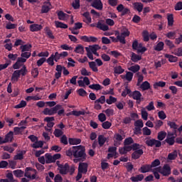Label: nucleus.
Masks as SVG:
<instances>
[{
	"instance_id": "obj_1",
	"label": "nucleus",
	"mask_w": 182,
	"mask_h": 182,
	"mask_svg": "<svg viewBox=\"0 0 182 182\" xmlns=\"http://www.w3.org/2000/svg\"><path fill=\"white\" fill-rule=\"evenodd\" d=\"M66 156L73 157L74 163L79 161H85L87 157L86 154V147L82 145L74 146L65 151Z\"/></svg>"
},
{
	"instance_id": "obj_2",
	"label": "nucleus",
	"mask_w": 182,
	"mask_h": 182,
	"mask_svg": "<svg viewBox=\"0 0 182 182\" xmlns=\"http://www.w3.org/2000/svg\"><path fill=\"white\" fill-rule=\"evenodd\" d=\"M62 108V105H57L53 108H45L43 111V114L45 116H53V114H56L58 113V110Z\"/></svg>"
},
{
	"instance_id": "obj_3",
	"label": "nucleus",
	"mask_w": 182,
	"mask_h": 182,
	"mask_svg": "<svg viewBox=\"0 0 182 182\" xmlns=\"http://www.w3.org/2000/svg\"><path fill=\"white\" fill-rule=\"evenodd\" d=\"M130 36V31L126 27H123L120 36H117V38L119 40V43L122 45H126V38Z\"/></svg>"
},
{
	"instance_id": "obj_4",
	"label": "nucleus",
	"mask_w": 182,
	"mask_h": 182,
	"mask_svg": "<svg viewBox=\"0 0 182 182\" xmlns=\"http://www.w3.org/2000/svg\"><path fill=\"white\" fill-rule=\"evenodd\" d=\"M161 174L164 177H168V176L171 174V168L170 167V165L167 164L164 165L162 168Z\"/></svg>"
},
{
	"instance_id": "obj_5",
	"label": "nucleus",
	"mask_w": 182,
	"mask_h": 182,
	"mask_svg": "<svg viewBox=\"0 0 182 182\" xmlns=\"http://www.w3.org/2000/svg\"><path fill=\"white\" fill-rule=\"evenodd\" d=\"M89 165L87 163L80 162L78 165V171L79 173H82V174H86L87 173V168Z\"/></svg>"
},
{
	"instance_id": "obj_6",
	"label": "nucleus",
	"mask_w": 182,
	"mask_h": 182,
	"mask_svg": "<svg viewBox=\"0 0 182 182\" xmlns=\"http://www.w3.org/2000/svg\"><path fill=\"white\" fill-rule=\"evenodd\" d=\"M91 6L97 9V11H102L103 9V3H102V0H94L91 4Z\"/></svg>"
},
{
	"instance_id": "obj_7",
	"label": "nucleus",
	"mask_w": 182,
	"mask_h": 182,
	"mask_svg": "<svg viewBox=\"0 0 182 182\" xmlns=\"http://www.w3.org/2000/svg\"><path fill=\"white\" fill-rule=\"evenodd\" d=\"M58 168H60V174H68L70 167L69 166V164L66 163L65 164L58 165Z\"/></svg>"
},
{
	"instance_id": "obj_8",
	"label": "nucleus",
	"mask_w": 182,
	"mask_h": 182,
	"mask_svg": "<svg viewBox=\"0 0 182 182\" xmlns=\"http://www.w3.org/2000/svg\"><path fill=\"white\" fill-rule=\"evenodd\" d=\"M144 151H143V149H139L136 151H134V152L132 154V159L133 160H139L143 156V154Z\"/></svg>"
},
{
	"instance_id": "obj_9",
	"label": "nucleus",
	"mask_w": 182,
	"mask_h": 182,
	"mask_svg": "<svg viewBox=\"0 0 182 182\" xmlns=\"http://www.w3.org/2000/svg\"><path fill=\"white\" fill-rule=\"evenodd\" d=\"M81 41H83L84 42L90 43L92 42L93 43L97 42V38L95 36H90L87 37V36H82L80 37Z\"/></svg>"
},
{
	"instance_id": "obj_10",
	"label": "nucleus",
	"mask_w": 182,
	"mask_h": 182,
	"mask_svg": "<svg viewBox=\"0 0 182 182\" xmlns=\"http://www.w3.org/2000/svg\"><path fill=\"white\" fill-rule=\"evenodd\" d=\"M32 173H35V174H36V173H38V171L35 168H33L31 167H26L25 168L24 177L29 178L31 177Z\"/></svg>"
},
{
	"instance_id": "obj_11",
	"label": "nucleus",
	"mask_w": 182,
	"mask_h": 182,
	"mask_svg": "<svg viewBox=\"0 0 182 182\" xmlns=\"http://www.w3.org/2000/svg\"><path fill=\"white\" fill-rule=\"evenodd\" d=\"M43 28L42 25L38 23L30 25L31 32H39V31H42Z\"/></svg>"
},
{
	"instance_id": "obj_12",
	"label": "nucleus",
	"mask_w": 182,
	"mask_h": 182,
	"mask_svg": "<svg viewBox=\"0 0 182 182\" xmlns=\"http://www.w3.org/2000/svg\"><path fill=\"white\" fill-rule=\"evenodd\" d=\"M133 7L135 11L138 12H142L143 8H144V5L141 2H134L133 3Z\"/></svg>"
},
{
	"instance_id": "obj_13",
	"label": "nucleus",
	"mask_w": 182,
	"mask_h": 182,
	"mask_svg": "<svg viewBox=\"0 0 182 182\" xmlns=\"http://www.w3.org/2000/svg\"><path fill=\"white\" fill-rule=\"evenodd\" d=\"M151 166L150 164L142 165L141 168L139 169V171L141 173H149L151 171Z\"/></svg>"
},
{
	"instance_id": "obj_14",
	"label": "nucleus",
	"mask_w": 182,
	"mask_h": 182,
	"mask_svg": "<svg viewBox=\"0 0 182 182\" xmlns=\"http://www.w3.org/2000/svg\"><path fill=\"white\" fill-rule=\"evenodd\" d=\"M68 143L70 146L80 144V143H82V139L77 138H69Z\"/></svg>"
},
{
	"instance_id": "obj_15",
	"label": "nucleus",
	"mask_w": 182,
	"mask_h": 182,
	"mask_svg": "<svg viewBox=\"0 0 182 182\" xmlns=\"http://www.w3.org/2000/svg\"><path fill=\"white\" fill-rule=\"evenodd\" d=\"M141 96H142L141 92H140V91H137V90L132 92L131 94V97H132V99H134V100H140V98H141Z\"/></svg>"
},
{
	"instance_id": "obj_16",
	"label": "nucleus",
	"mask_w": 182,
	"mask_h": 182,
	"mask_svg": "<svg viewBox=\"0 0 182 182\" xmlns=\"http://www.w3.org/2000/svg\"><path fill=\"white\" fill-rule=\"evenodd\" d=\"M107 141V138H106L104 135L98 136V144L100 147H103L105 146V143Z\"/></svg>"
},
{
	"instance_id": "obj_17",
	"label": "nucleus",
	"mask_w": 182,
	"mask_h": 182,
	"mask_svg": "<svg viewBox=\"0 0 182 182\" xmlns=\"http://www.w3.org/2000/svg\"><path fill=\"white\" fill-rule=\"evenodd\" d=\"M57 15L58 16V19L60 21H66L67 18H69V15L66 14L63 11H60L57 13Z\"/></svg>"
},
{
	"instance_id": "obj_18",
	"label": "nucleus",
	"mask_w": 182,
	"mask_h": 182,
	"mask_svg": "<svg viewBox=\"0 0 182 182\" xmlns=\"http://www.w3.org/2000/svg\"><path fill=\"white\" fill-rule=\"evenodd\" d=\"M163 143H167L168 146H174V144L176 143V136L166 137Z\"/></svg>"
},
{
	"instance_id": "obj_19",
	"label": "nucleus",
	"mask_w": 182,
	"mask_h": 182,
	"mask_svg": "<svg viewBox=\"0 0 182 182\" xmlns=\"http://www.w3.org/2000/svg\"><path fill=\"white\" fill-rule=\"evenodd\" d=\"M19 77H21V74L19 73V71L15 70L11 76V81L14 82H18L19 80Z\"/></svg>"
},
{
	"instance_id": "obj_20",
	"label": "nucleus",
	"mask_w": 182,
	"mask_h": 182,
	"mask_svg": "<svg viewBox=\"0 0 182 182\" xmlns=\"http://www.w3.org/2000/svg\"><path fill=\"white\" fill-rule=\"evenodd\" d=\"M46 164H50L52 163H55V161L53 159V156L50 155V154H46Z\"/></svg>"
},
{
	"instance_id": "obj_21",
	"label": "nucleus",
	"mask_w": 182,
	"mask_h": 182,
	"mask_svg": "<svg viewBox=\"0 0 182 182\" xmlns=\"http://www.w3.org/2000/svg\"><path fill=\"white\" fill-rule=\"evenodd\" d=\"M168 126H169V127L171 129H173V131L175 132H178V125L177 124H176V122H171V121H168L167 122Z\"/></svg>"
},
{
	"instance_id": "obj_22",
	"label": "nucleus",
	"mask_w": 182,
	"mask_h": 182,
	"mask_svg": "<svg viewBox=\"0 0 182 182\" xmlns=\"http://www.w3.org/2000/svg\"><path fill=\"white\" fill-rule=\"evenodd\" d=\"M167 21L168 26H173V25H174V16L173 14H168Z\"/></svg>"
},
{
	"instance_id": "obj_23",
	"label": "nucleus",
	"mask_w": 182,
	"mask_h": 182,
	"mask_svg": "<svg viewBox=\"0 0 182 182\" xmlns=\"http://www.w3.org/2000/svg\"><path fill=\"white\" fill-rule=\"evenodd\" d=\"M13 173L16 177H18V178L23 177V176H25V171L21 169L14 170L13 171Z\"/></svg>"
},
{
	"instance_id": "obj_24",
	"label": "nucleus",
	"mask_w": 182,
	"mask_h": 182,
	"mask_svg": "<svg viewBox=\"0 0 182 182\" xmlns=\"http://www.w3.org/2000/svg\"><path fill=\"white\" fill-rule=\"evenodd\" d=\"M20 49L21 52H29L31 49H32V45L31 44H25L20 46Z\"/></svg>"
},
{
	"instance_id": "obj_25",
	"label": "nucleus",
	"mask_w": 182,
	"mask_h": 182,
	"mask_svg": "<svg viewBox=\"0 0 182 182\" xmlns=\"http://www.w3.org/2000/svg\"><path fill=\"white\" fill-rule=\"evenodd\" d=\"M4 140L6 143H9V141H12L14 140V132L10 131L6 136Z\"/></svg>"
},
{
	"instance_id": "obj_26",
	"label": "nucleus",
	"mask_w": 182,
	"mask_h": 182,
	"mask_svg": "<svg viewBox=\"0 0 182 182\" xmlns=\"http://www.w3.org/2000/svg\"><path fill=\"white\" fill-rule=\"evenodd\" d=\"M26 154V151L23 150L21 151L20 153L17 154L14 156V160H23V155Z\"/></svg>"
},
{
	"instance_id": "obj_27",
	"label": "nucleus",
	"mask_w": 182,
	"mask_h": 182,
	"mask_svg": "<svg viewBox=\"0 0 182 182\" xmlns=\"http://www.w3.org/2000/svg\"><path fill=\"white\" fill-rule=\"evenodd\" d=\"M97 28H98V29H100L101 31H109V26L106 25V24H103L101 22H98L97 23Z\"/></svg>"
},
{
	"instance_id": "obj_28",
	"label": "nucleus",
	"mask_w": 182,
	"mask_h": 182,
	"mask_svg": "<svg viewBox=\"0 0 182 182\" xmlns=\"http://www.w3.org/2000/svg\"><path fill=\"white\" fill-rule=\"evenodd\" d=\"M165 58L166 59H168V61L171 62V63H176L178 60L177 57L170 55V54H165Z\"/></svg>"
},
{
	"instance_id": "obj_29",
	"label": "nucleus",
	"mask_w": 182,
	"mask_h": 182,
	"mask_svg": "<svg viewBox=\"0 0 182 182\" xmlns=\"http://www.w3.org/2000/svg\"><path fill=\"white\" fill-rule=\"evenodd\" d=\"M143 178H144V174H139V175H137L136 176L131 177V180L133 182L142 181Z\"/></svg>"
},
{
	"instance_id": "obj_30",
	"label": "nucleus",
	"mask_w": 182,
	"mask_h": 182,
	"mask_svg": "<svg viewBox=\"0 0 182 182\" xmlns=\"http://www.w3.org/2000/svg\"><path fill=\"white\" fill-rule=\"evenodd\" d=\"M74 52H75V53H80V55H83V53H85V48L82 45H78L75 48Z\"/></svg>"
},
{
	"instance_id": "obj_31",
	"label": "nucleus",
	"mask_w": 182,
	"mask_h": 182,
	"mask_svg": "<svg viewBox=\"0 0 182 182\" xmlns=\"http://www.w3.org/2000/svg\"><path fill=\"white\" fill-rule=\"evenodd\" d=\"M44 31L47 35V36L50 38V39H55V36H53V33H52V31L50 30V28H49V27H46L44 28Z\"/></svg>"
},
{
	"instance_id": "obj_32",
	"label": "nucleus",
	"mask_w": 182,
	"mask_h": 182,
	"mask_svg": "<svg viewBox=\"0 0 182 182\" xmlns=\"http://www.w3.org/2000/svg\"><path fill=\"white\" fill-rule=\"evenodd\" d=\"M166 136H167V132L164 131H161L158 133L157 139L160 141L166 139Z\"/></svg>"
},
{
	"instance_id": "obj_33",
	"label": "nucleus",
	"mask_w": 182,
	"mask_h": 182,
	"mask_svg": "<svg viewBox=\"0 0 182 182\" xmlns=\"http://www.w3.org/2000/svg\"><path fill=\"white\" fill-rule=\"evenodd\" d=\"M141 59V56L139 55L134 53H132V56H131V60L132 62H134L135 63L139 62V60H140Z\"/></svg>"
},
{
	"instance_id": "obj_34",
	"label": "nucleus",
	"mask_w": 182,
	"mask_h": 182,
	"mask_svg": "<svg viewBox=\"0 0 182 182\" xmlns=\"http://www.w3.org/2000/svg\"><path fill=\"white\" fill-rule=\"evenodd\" d=\"M163 49H164V43L163 41H160L154 48V50H156L157 52H161Z\"/></svg>"
},
{
	"instance_id": "obj_35",
	"label": "nucleus",
	"mask_w": 182,
	"mask_h": 182,
	"mask_svg": "<svg viewBox=\"0 0 182 182\" xmlns=\"http://www.w3.org/2000/svg\"><path fill=\"white\" fill-rule=\"evenodd\" d=\"M31 146L33 147V149H41L43 147V141H37L35 143H33Z\"/></svg>"
},
{
	"instance_id": "obj_36",
	"label": "nucleus",
	"mask_w": 182,
	"mask_h": 182,
	"mask_svg": "<svg viewBox=\"0 0 182 182\" xmlns=\"http://www.w3.org/2000/svg\"><path fill=\"white\" fill-rule=\"evenodd\" d=\"M124 72V69L122 68V66L118 65L114 68V73L117 75H122Z\"/></svg>"
},
{
	"instance_id": "obj_37",
	"label": "nucleus",
	"mask_w": 182,
	"mask_h": 182,
	"mask_svg": "<svg viewBox=\"0 0 182 182\" xmlns=\"http://www.w3.org/2000/svg\"><path fill=\"white\" fill-rule=\"evenodd\" d=\"M128 70L133 72V73H137V72L140 70V65H132L128 68Z\"/></svg>"
},
{
	"instance_id": "obj_38",
	"label": "nucleus",
	"mask_w": 182,
	"mask_h": 182,
	"mask_svg": "<svg viewBox=\"0 0 182 182\" xmlns=\"http://www.w3.org/2000/svg\"><path fill=\"white\" fill-rule=\"evenodd\" d=\"M88 64L92 72H99V69H97V67L96 66V63L95 61L89 62Z\"/></svg>"
},
{
	"instance_id": "obj_39",
	"label": "nucleus",
	"mask_w": 182,
	"mask_h": 182,
	"mask_svg": "<svg viewBox=\"0 0 182 182\" xmlns=\"http://www.w3.org/2000/svg\"><path fill=\"white\" fill-rule=\"evenodd\" d=\"M142 37L144 42H149L150 41V36L149 34V31H144L142 33Z\"/></svg>"
},
{
	"instance_id": "obj_40",
	"label": "nucleus",
	"mask_w": 182,
	"mask_h": 182,
	"mask_svg": "<svg viewBox=\"0 0 182 182\" xmlns=\"http://www.w3.org/2000/svg\"><path fill=\"white\" fill-rule=\"evenodd\" d=\"M55 56H53V53L47 59L46 62L50 65L53 66L55 65Z\"/></svg>"
},
{
	"instance_id": "obj_41",
	"label": "nucleus",
	"mask_w": 182,
	"mask_h": 182,
	"mask_svg": "<svg viewBox=\"0 0 182 182\" xmlns=\"http://www.w3.org/2000/svg\"><path fill=\"white\" fill-rule=\"evenodd\" d=\"M117 102V98L110 95L109 99L106 100V103L107 105H113V103H116Z\"/></svg>"
},
{
	"instance_id": "obj_42",
	"label": "nucleus",
	"mask_w": 182,
	"mask_h": 182,
	"mask_svg": "<svg viewBox=\"0 0 182 182\" xmlns=\"http://www.w3.org/2000/svg\"><path fill=\"white\" fill-rule=\"evenodd\" d=\"M126 73H127L125 75L126 80H127L128 82H132V80H133V76H134L133 73L130 71H126Z\"/></svg>"
},
{
	"instance_id": "obj_43",
	"label": "nucleus",
	"mask_w": 182,
	"mask_h": 182,
	"mask_svg": "<svg viewBox=\"0 0 182 182\" xmlns=\"http://www.w3.org/2000/svg\"><path fill=\"white\" fill-rule=\"evenodd\" d=\"M90 89H92V90H102V85L100 84H92L89 85Z\"/></svg>"
},
{
	"instance_id": "obj_44",
	"label": "nucleus",
	"mask_w": 182,
	"mask_h": 182,
	"mask_svg": "<svg viewBox=\"0 0 182 182\" xmlns=\"http://www.w3.org/2000/svg\"><path fill=\"white\" fill-rule=\"evenodd\" d=\"M177 151H173L172 153L168 154V160H176L177 159Z\"/></svg>"
},
{
	"instance_id": "obj_45",
	"label": "nucleus",
	"mask_w": 182,
	"mask_h": 182,
	"mask_svg": "<svg viewBox=\"0 0 182 182\" xmlns=\"http://www.w3.org/2000/svg\"><path fill=\"white\" fill-rule=\"evenodd\" d=\"M56 28H60L61 29H68V25L60 21H55Z\"/></svg>"
},
{
	"instance_id": "obj_46",
	"label": "nucleus",
	"mask_w": 182,
	"mask_h": 182,
	"mask_svg": "<svg viewBox=\"0 0 182 182\" xmlns=\"http://www.w3.org/2000/svg\"><path fill=\"white\" fill-rule=\"evenodd\" d=\"M141 89H142V90H149V89H150V83L148 81L144 82L141 85Z\"/></svg>"
},
{
	"instance_id": "obj_47",
	"label": "nucleus",
	"mask_w": 182,
	"mask_h": 182,
	"mask_svg": "<svg viewBox=\"0 0 182 182\" xmlns=\"http://www.w3.org/2000/svg\"><path fill=\"white\" fill-rule=\"evenodd\" d=\"M133 143H134V140H133L132 137L126 138L124 141V146H130V144H133Z\"/></svg>"
},
{
	"instance_id": "obj_48",
	"label": "nucleus",
	"mask_w": 182,
	"mask_h": 182,
	"mask_svg": "<svg viewBox=\"0 0 182 182\" xmlns=\"http://www.w3.org/2000/svg\"><path fill=\"white\" fill-rule=\"evenodd\" d=\"M165 36L168 39H176V31H169L165 34Z\"/></svg>"
},
{
	"instance_id": "obj_49",
	"label": "nucleus",
	"mask_w": 182,
	"mask_h": 182,
	"mask_svg": "<svg viewBox=\"0 0 182 182\" xmlns=\"http://www.w3.org/2000/svg\"><path fill=\"white\" fill-rule=\"evenodd\" d=\"M141 118L144 120H147V119L149 117V113L147 112V111H146V109L144 108H143L141 109Z\"/></svg>"
},
{
	"instance_id": "obj_50",
	"label": "nucleus",
	"mask_w": 182,
	"mask_h": 182,
	"mask_svg": "<svg viewBox=\"0 0 182 182\" xmlns=\"http://www.w3.org/2000/svg\"><path fill=\"white\" fill-rule=\"evenodd\" d=\"M20 75L23 76H26L28 72V69H26V65H23L21 70H17Z\"/></svg>"
},
{
	"instance_id": "obj_51",
	"label": "nucleus",
	"mask_w": 182,
	"mask_h": 182,
	"mask_svg": "<svg viewBox=\"0 0 182 182\" xmlns=\"http://www.w3.org/2000/svg\"><path fill=\"white\" fill-rule=\"evenodd\" d=\"M165 45L166 46H168V48H169V49H173L176 47V46H174V43H173V41H170V40H165Z\"/></svg>"
},
{
	"instance_id": "obj_52",
	"label": "nucleus",
	"mask_w": 182,
	"mask_h": 182,
	"mask_svg": "<svg viewBox=\"0 0 182 182\" xmlns=\"http://www.w3.org/2000/svg\"><path fill=\"white\" fill-rule=\"evenodd\" d=\"M72 6L74 9H79L80 8V0H74Z\"/></svg>"
},
{
	"instance_id": "obj_53",
	"label": "nucleus",
	"mask_w": 182,
	"mask_h": 182,
	"mask_svg": "<svg viewBox=\"0 0 182 182\" xmlns=\"http://www.w3.org/2000/svg\"><path fill=\"white\" fill-rule=\"evenodd\" d=\"M166 86V82L164 81H159L156 82L154 84V87H164Z\"/></svg>"
},
{
	"instance_id": "obj_54",
	"label": "nucleus",
	"mask_w": 182,
	"mask_h": 182,
	"mask_svg": "<svg viewBox=\"0 0 182 182\" xmlns=\"http://www.w3.org/2000/svg\"><path fill=\"white\" fill-rule=\"evenodd\" d=\"M23 107H26V101L21 100L19 104L15 106V109H22Z\"/></svg>"
},
{
	"instance_id": "obj_55",
	"label": "nucleus",
	"mask_w": 182,
	"mask_h": 182,
	"mask_svg": "<svg viewBox=\"0 0 182 182\" xmlns=\"http://www.w3.org/2000/svg\"><path fill=\"white\" fill-rule=\"evenodd\" d=\"M161 163L160 162L159 159H155L154 161L151 162V168H153L154 167H159Z\"/></svg>"
},
{
	"instance_id": "obj_56",
	"label": "nucleus",
	"mask_w": 182,
	"mask_h": 182,
	"mask_svg": "<svg viewBox=\"0 0 182 182\" xmlns=\"http://www.w3.org/2000/svg\"><path fill=\"white\" fill-rule=\"evenodd\" d=\"M80 74L82 76H90L92 75L91 72L87 71V70H86V68H82L80 70Z\"/></svg>"
},
{
	"instance_id": "obj_57",
	"label": "nucleus",
	"mask_w": 182,
	"mask_h": 182,
	"mask_svg": "<svg viewBox=\"0 0 182 182\" xmlns=\"http://www.w3.org/2000/svg\"><path fill=\"white\" fill-rule=\"evenodd\" d=\"M54 136L56 137H60L61 136H63V131L59 129H55L53 132Z\"/></svg>"
},
{
	"instance_id": "obj_58",
	"label": "nucleus",
	"mask_w": 182,
	"mask_h": 182,
	"mask_svg": "<svg viewBox=\"0 0 182 182\" xmlns=\"http://www.w3.org/2000/svg\"><path fill=\"white\" fill-rule=\"evenodd\" d=\"M102 128L105 129L106 130L110 129L112 127V123L109 121H106L102 124Z\"/></svg>"
},
{
	"instance_id": "obj_59",
	"label": "nucleus",
	"mask_w": 182,
	"mask_h": 182,
	"mask_svg": "<svg viewBox=\"0 0 182 182\" xmlns=\"http://www.w3.org/2000/svg\"><path fill=\"white\" fill-rule=\"evenodd\" d=\"M60 143L62 144H64V146H68V136L66 135H63L60 138Z\"/></svg>"
},
{
	"instance_id": "obj_60",
	"label": "nucleus",
	"mask_w": 182,
	"mask_h": 182,
	"mask_svg": "<svg viewBox=\"0 0 182 182\" xmlns=\"http://www.w3.org/2000/svg\"><path fill=\"white\" fill-rule=\"evenodd\" d=\"M135 127H140L141 129L143 128L144 124L143 123V120L138 119L134 122Z\"/></svg>"
},
{
	"instance_id": "obj_61",
	"label": "nucleus",
	"mask_w": 182,
	"mask_h": 182,
	"mask_svg": "<svg viewBox=\"0 0 182 182\" xmlns=\"http://www.w3.org/2000/svg\"><path fill=\"white\" fill-rule=\"evenodd\" d=\"M90 49L93 53L94 52H97V50H99V49H101V48L99 46V45L95 44L93 46H90Z\"/></svg>"
},
{
	"instance_id": "obj_62",
	"label": "nucleus",
	"mask_w": 182,
	"mask_h": 182,
	"mask_svg": "<svg viewBox=\"0 0 182 182\" xmlns=\"http://www.w3.org/2000/svg\"><path fill=\"white\" fill-rule=\"evenodd\" d=\"M158 117L161 120H164V119H166L167 115H166V112H164V111H159L158 112Z\"/></svg>"
},
{
	"instance_id": "obj_63",
	"label": "nucleus",
	"mask_w": 182,
	"mask_h": 182,
	"mask_svg": "<svg viewBox=\"0 0 182 182\" xmlns=\"http://www.w3.org/2000/svg\"><path fill=\"white\" fill-rule=\"evenodd\" d=\"M180 43H182V34H179L178 37L175 38V44L176 45H180Z\"/></svg>"
},
{
	"instance_id": "obj_64",
	"label": "nucleus",
	"mask_w": 182,
	"mask_h": 182,
	"mask_svg": "<svg viewBox=\"0 0 182 182\" xmlns=\"http://www.w3.org/2000/svg\"><path fill=\"white\" fill-rule=\"evenodd\" d=\"M174 9H175V11H181L182 2L181 1L178 2L174 6Z\"/></svg>"
}]
</instances>
